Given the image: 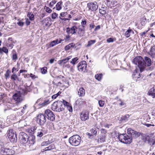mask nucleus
<instances>
[{
  "label": "nucleus",
  "instance_id": "f257e3e1",
  "mask_svg": "<svg viewBox=\"0 0 155 155\" xmlns=\"http://www.w3.org/2000/svg\"><path fill=\"white\" fill-rule=\"evenodd\" d=\"M135 131L131 129H128L127 133L129 135L126 134H120L118 138L120 141L124 143L130 144L132 142L133 138L135 137Z\"/></svg>",
  "mask_w": 155,
  "mask_h": 155
},
{
  "label": "nucleus",
  "instance_id": "f03ea898",
  "mask_svg": "<svg viewBox=\"0 0 155 155\" xmlns=\"http://www.w3.org/2000/svg\"><path fill=\"white\" fill-rule=\"evenodd\" d=\"M143 62L144 67L143 68V71L144 70L151 71L153 69V66L151 65V59L149 57H144Z\"/></svg>",
  "mask_w": 155,
  "mask_h": 155
},
{
  "label": "nucleus",
  "instance_id": "7ed1b4c3",
  "mask_svg": "<svg viewBox=\"0 0 155 155\" xmlns=\"http://www.w3.org/2000/svg\"><path fill=\"white\" fill-rule=\"evenodd\" d=\"M45 116L44 114H40L38 115L37 118V122L41 126H44L46 124L45 127L46 128H48L50 125V121L46 122V117Z\"/></svg>",
  "mask_w": 155,
  "mask_h": 155
},
{
  "label": "nucleus",
  "instance_id": "20e7f679",
  "mask_svg": "<svg viewBox=\"0 0 155 155\" xmlns=\"http://www.w3.org/2000/svg\"><path fill=\"white\" fill-rule=\"evenodd\" d=\"M81 140V138L79 135H75L70 137L68 140L71 145L77 146L80 144Z\"/></svg>",
  "mask_w": 155,
  "mask_h": 155
},
{
  "label": "nucleus",
  "instance_id": "39448f33",
  "mask_svg": "<svg viewBox=\"0 0 155 155\" xmlns=\"http://www.w3.org/2000/svg\"><path fill=\"white\" fill-rule=\"evenodd\" d=\"M15 151L9 148H5L3 143H0V153L5 155H12L15 153Z\"/></svg>",
  "mask_w": 155,
  "mask_h": 155
},
{
  "label": "nucleus",
  "instance_id": "423d86ee",
  "mask_svg": "<svg viewBox=\"0 0 155 155\" xmlns=\"http://www.w3.org/2000/svg\"><path fill=\"white\" fill-rule=\"evenodd\" d=\"M143 59L140 56H138L135 57L133 60V63L137 65L140 68V72L143 71V68L144 67L143 62Z\"/></svg>",
  "mask_w": 155,
  "mask_h": 155
},
{
  "label": "nucleus",
  "instance_id": "0eeeda50",
  "mask_svg": "<svg viewBox=\"0 0 155 155\" xmlns=\"http://www.w3.org/2000/svg\"><path fill=\"white\" fill-rule=\"evenodd\" d=\"M7 136L11 142L15 143L17 142V134L12 129H11L7 131Z\"/></svg>",
  "mask_w": 155,
  "mask_h": 155
},
{
  "label": "nucleus",
  "instance_id": "6e6552de",
  "mask_svg": "<svg viewBox=\"0 0 155 155\" xmlns=\"http://www.w3.org/2000/svg\"><path fill=\"white\" fill-rule=\"evenodd\" d=\"M19 140L21 143L25 144L28 141V136L24 132H21L19 134Z\"/></svg>",
  "mask_w": 155,
  "mask_h": 155
},
{
  "label": "nucleus",
  "instance_id": "1a4fd4ad",
  "mask_svg": "<svg viewBox=\"0 0 155 155\" xmlns=\"http://www.w3.org/2000/svg\"><path fill=\"white\" fill-rule=\"evenodd\" d=\"M44 114L45 116L50 121H53L55 120V115L51 110L49 109L45 110Z\"/></svg>",
  "mask_w": 155,
  "mask_h": 155
},
{
  "label": "nucleus",
  "instance_id": "9d476101",
  "mask_svg": "<svg viewBox=\"0 0 155 155\" xmlns=\"http://www.w3.org/2000/svg\"><path fill=\"white\" fill-rule=\"evenodd\" d=\"M87 64L85 61H82L80 62L78 64L77 66L78 71H83L84 73L87 72L86 68Z\"/></svg>",
  "mask_w": 155,
  "mask_h": 155
},
{
  "label": "nucleus",
  "instance_id": "9b49d317",
  "mask_svg": "<svg viewBox=\"0 0 155 155\" xmlns=\"http://www.w3.org/2000/svg\"><path fill=\"white\" fill-rule=\"evenodd\" d=\"M21 95L23 94L22 92L20 91H18L13 95V98L16 102V103H20L24 100V98L21 96Z\"/></svg>",
  "mask_w": 155,
  "mask_h": 155
},
{
  "label": "nucleus",
  "instance_id": "f8f14e48",
  "mask_svg": "<svg viewBox=\"0 0 155 155\" xmlns=\"http://www.w3.org/2000/svg\"><path fill=\"white\" fill-rule=\"evenodd\" d=\"M87 6L88 8V10H91L92 12L95 11L98 8V5L96 2L88 3Z\"/></svg>",
  "mask_w": 155,
  "mask_h": 155
},
{
  "label": "nucleus",
  "instance_id": "ddd939ff",
  "mask_svg": "<svg viewBox=\"0 0 155 155\" xmlns=\"http://www.w3.org/2000/svg\"><path fill=\"white\" fill-rule=\"evenodd\" d=\"M47 130H43V129L37 130L35 131V134L37 137H41L45 134L46 133Z\"/></svg>",
  "mask_w": 155,
  "mask_h": 155
},
{
  "label": "nucleus",
  "instance_id": "4468645a",
  "mask_svg": "<svg viewBox=\"0 0 155 155\" xmlns=\"http://www.w3.org/2000/svg\"><path fill=\"white\" fill-rule=\"evenodd\" d=\"M77 29V28L75 25H74L71 28L68 27L66 28V32L68 34H74L76 33V30Z\"/></svg>",
  "mask_w": 155,
  "mask_h": 155
},
{
  "label": "nucleus",
  "instance_id": "2eb2a0df",
  "mask_svg": "<svg viewBox=\"0 0 155 155\" xmlns=\"http://www.w3.org/2000/svg\"><path fill=\"white\" fill-rule=\"evenodd\" d=\"M24 86L25 87V89H23L22 91L24 95H26L28 92H30L32 90V87H31V85L30 86H28L27 84H26L24 85Z\"/></svg>",
  "mask_w": 155,
  "mask_h": 155
},
{
  "label": "nucleus",
  "instance_id": "dca6fc26",
  "mask_svg": "<svg viewBox=\"0 0 155 155\" xmlns=\"http://www.w3.org/2000/svg\"><path fill=\"white\" fill-rule=\"evenodd\" d=\"M142 139L145 143H150V139L149 135L147 134H141Z\"/></svg>",
  "mask_w": 155,
  "mask_h": 155
},
{
  "label": "nucleus",
  "instance_id": "f3484780",
  "mask_svg": "<svg viewBox=\"0 0 155 155\" xmlns=\"http://www.w3.org/2000/svg\"><path fill=\"white\" fill-rule=\"evenodd\" d=\"M81 119L82 121H85L89 118V113L84 112L81 113Z\"/></svg>",
  "mask_w": 155,
  "mask_h": 155
},
{
  "label": "nucleus",
  "instance_id": "a211bd4d",
  "mask_svg": "<svg viewBox=\"0 0 155 155\" xmlns=\"http://www.w3.org/2000/svg\"><path fill=\"white\" fill-rule=\"evenodd\" d=\"M35 137L34 135H30V136H28V141L27 143H28L31 145L30 146V147L31 149V147H32L35 142Z\"/></svg>",
  "mask_w": 155,
  "mask_h": 155
},
{
  "label": "nucleus",
  "instance_id": "6ab92c4d",
  "mask_svg": "<svg viewBox=\"0 0 155 155\" xmlns=\"http://www.w3.org/2000/svg\"><path fill=\"white\" fill-rule=\"evenodd\" d=\"M58 101L54 102L52 105L51 108L52 110L60 112V107L57 106L58 104Z\"/></svg>",
  "mask_w": 155,
  "mask_h": 155
},
{
  "label": "nucleus",
  "instance_id": "aec40b11",
  "mask_svg": "<svg viewBox=\"0 0 155 155\" xmlns=\"http://www.w3.org/2000/svg\"><path fill=\"white\" fill-rule=\"evenodd\" d=\"M85 94V90L83 87L79 88L78 91V95L80 97L84 96Z\"/></svg>",
  "mask_w": 155,
  "mask_h": 155
},
{
  "label": "nucleus",
  "instance_id": "412c9836",
  "mask_svg": "<svg viewBox=\"0 0 155 155\" xmlns=\"http://www.w3.org/2000/svg\"><path fill=\"white\" fill-rule=\"evenodd\" d=\"M15 43L13 41L12 38H9L8 40V43L7 45L8 47H11L12 49L14 46V44Z\"/></svg>",
  "mask_w": 155,
  "mask_h": 155
},
{
  "label": "nucleus",
  "instance_id": "4be33fe9",
  "mask_svg": "<svg viewBox=\"0 0 155 155\" xmlns=\"http://www.w3.org/2000/svg\"><path fill=\"white\" fill-rule=\"evenodd\" d=\"M130 116L129 114H126L120 117V120L122 122H125L128 120Z\"/></svg>",
  "mask_w": 155,
  "mask_h": 155
},
{
  "label": "nucleus",
  "instance_id": "5701e85b",
  "mask_svg": "<svg viewBox=\"0 0 155 155\" xmlns=\"http://www.w3.org/2000/svg\"><path fill=\"white\" fill-rule=\"evenodd\" d=\"M36 128V127H33L28 130V132L30 134V135H33V134L35 133Z\"/></svg>",
  "mask_w": 155,
  "mask_h": 155
},
{
  "label": "nucleus",
  "instance_id": "b1692460",
  "mask_svg": "<svg viewBox=\"0 0 155 155\" xmlns=\"http://www.w3.org/2000/svg\"><path fill=\"white\" fill-rule=\"evenodd\" d=\"M58 105L57 106H58L59 107H60V112L62 111L65 108V106L63 104L62 102V101H58Z\"/></svg>",
  "mask_w": 155,
  "mask_h": 155
},
{
  "label": "nucleus",
  "instance_id": "393cba45",
  "mask_svg": "<svg viewBox=\"0 0 155 155\" xmlns=\"http://www.w3.org/2000/svg\"><path fill=\"white\" fill-rule=\"evenodd\" d=\"M132 77L133 79L136 81L139 80H138V78H139L140 77V74L136 72L134 73L132 75Z\"/></svg>",
  "mask_w": 155,
  "mask_h": 155
},
{
  "label": "nucleus",
  "instance_id": "a878e982",
  "mask_svg": "<svg viewBox=\"0 0 155 155\" xmlns=\"http://www.w3.org/2000/svg\"><path fill=\"white\" fill-rule=\"evenodd\" d=\"M85 33V30L84 28H79L78 33L80 36H83Z\"/></svg>",
  "mask_w": 155,
  "mask_h": 155
},
{
  "label": "nucleus",
  "instance_id": "bb28decb",
  "mask_svg": "<svg viewBox=\"0 0 155 155\" xmlns=\"http://www.w3.org/2000/svg\"><path fill=\"white\" fill-rule=\"evenodd\" d=\"M4 52L7 54L8 52V50L5 47H3L2 48H0V54H2Z\"/></svg>",
  "mask_w": 155,
  "mask_h": 155
},
{
  "label": "nucleus",
  "instance_id": "cd10ccee",
  "mask_svg": "<svg viewBox=\"0 0 155 155\" xmlns=\"http://www.w3.org/2000/svg\"><path fill=\"white\" fill-rule=\"evenodd\" d=\"M74 46L75 44H74L73 43H71L65 47L64 49L65 51H68L71 48L74 47Z\"/></svg>",
  "mask_w": 155,
  "mask_h": 155
},
{
  "label": "nucleus",
  "instance_id": "c85d7f7f",
  "mask_svg": "<svg viewBox=\"0 0 155 155\" xmlns=\"http://www.w3.org/2000/svg\"><path fill=\"white\" fill-rule=\"evenodd\" d=\"M134 34V32L131 29H128L125 32V35L127 37H130L131 34Z\"/></svg>",
  "mask_w": 155,
  "mask_h": 155
},
{
  "label": "nucleus",
  "instance_id": "c756f323",
  "mask_svg": "<svg viewBox=\"0 0 155 155\" xmlns=\"http://www.w3.org/2000/svg\"><path fill=\"white\" fill-rule=\"evenodd\" d=\"M62 4V2L60 1L58 2L56 5V9L57 10L59 11L61 9L62 7L61 6V5Z\"/></svg>",
  "mask_w": 155,
  "mask_h": 155
},
{
  "label": "nucleus",
  "instance_id": "7c9ffc66",
  "mask_svg": "<svg viewBox=\"0 0 155 155\" xmlns=\"http://www.w3.org/2000/svg\"><path fill=\"white\" fill-rule=\"evenodd\" d=\"M11 78L13 81H15L16 80H18V78L17 75L14 73L11 75Z\"/></svg>",
  "mask_w": 155,
  "mask_h": 155
},
{
  "label": "nucleus",
  "instance_id": "2f4dec72",
  "mask_svg": "<svg viewBox=\"0 0 155 155\" xmlns=\"http://www.w3.org/2000/svg\"><path fill=\"white\" fill-rule=\"evenodd\" d=\"M27 17L29 18V20L31 21H33L34 19V15L31 12H28L27 14Z\"/></svg>",
  "mask_w": 155,
  "mask_h": 155
},
{
  "label": "nucleus",
  "instance_id": "473e14b6",
  "mask_svg": "<svg viewBox=\"0 0 155 155\" xmlns=\"http://www.w3.org/2000/svg\"><path fill=\"white\" fill-rule=\"evenodd\" d=\"M59 44L58 42V39H57L53 41H52L50 44V45L51 47H53L55 45Z\"/></svg>",
  "mask_w": 155,
  "mask_h": 155
},
{
  "label": "nucleus",
  "instance_id": "72a5a7b5",
  "mask_svg": "<svg viewBox=\"0 0 155 155\" xmlns=\"http://www.w3.org/2000/svg\"><path fill=\"white\" fill-rule=\"evenodd\" d=\"M26 108L27 106H26V105H25L22 108H19L18 109L16 108V109L17 110H18L19 111H21V114L22 115L25 113L24 111L26 109Z\"/></svg>",
  "mask_w": 155,
  "mask_h": 155
},
{
  "label": "nucleus",
  "instance_id": "f704fd0d",
  "mask_svg": "<svg viewBox=\"0 0 155 155\" xmlns=\"http://www.w3.org/2000/svg\"><path fill=\"white\" fill-rule=\"evenodd\" d=\"M103 74L101 73L97 74H96L95 76V78L98 81H100L102 79Z\"/></svg>",
  "mask_w": 155,
  "mask_h": 155
},
{
  "label": "nucleus",
  "instance_id": "c9c22d12",
  "mask_svg": "<svg viewBox=\"0 0 155 155\" xmlns=\"http://www.w3.org/2000/svg\"><path fill=\"white\" fill-rule=\"evenodd\" d=\"M149 95L155 97V89L153 88H151L149 92Z\"/></svg>",
  "mask_w": 155,
  "mask_h": 155
},
{
  "label": "nucleus",
  "instance_id": "e433bc0d",
  "mask_svg": "<svg viewBox=\"0 0 155 155\" xmlns=\"http://www.w3.org/2000/svg\"><path fill=\"white\" fill-rule=\"evenodd\" d=\"M51 20V19L50 17H48L46 18L43 21V22L45 23V25L46 26H47L48 25V24H49V21H50Z\"/></svg>",
  "mask_w": 155,
  "mask_h": 155
},
{
  "label": "nucleus",
  "instance_id": "4c0bfd02",
  "mask_svg": "<svg viewBox=\"0 0 155 155\" xmlns=\"http://www.w3.org/2000/svg\"><path fill=\"white\" fill-rule=\"evenodd\" d=\"M54 148V145L53 144H51L48 147L45 148V150L44 151L50 150Z\"/></svg>",
  "mask_w": 155,
  "mask_h": 155
},
{
  "label": "nucleus",
  "instance_id": "58836bf2",
  "mask_svg": "<svg viewBox=\"0 0 155 155\" xmlns=\"http://www.w3.org/2000/svg\"><path fill=\"white\" fill-rule=\"evenodd\" d=\"M96 42L95 40H91L89 41L88 42V45H87V47H89L90 46L94 44Z\"/></svg>",
  "mask_w": 155,
  "mask_h": 155
},
{
  "label": "nucleus",
  "instance_id": "ea45409f",
  "mask_svg": "<svg viewBox=\"0 0 155 155\" xmlns=\"http://www.w3.org/2000/svg\"><path fill=\"white\" fill-rule=\"evenodd\" d=\"M6 98V97L4 94L3 95H0V102H2L3 103Z\"/></svg>",
  "mask_w": 155,
  "mask_h": 155
},
{
  "label": "nucleus",
  "instance_id": "a19ab883",
  "mask_svg": "<svg viewBox=\"0 0 155 155\" xmlns=\"http://www.w3.org/2000/svg\"><path fill=\"white\" fill-rule=\"evenodd\" d=\"M41 73L43 74H46L47 71V68L46 67H44L41 69Z\"/></svg>",
  "mask_w": 155,
  "mask_h": 155
},
{
  "label": "nucleus",
  "instance_id": "79ce46f5",
  "mask_svg": "<svg viewBox=\"0 0 155 155\" xmlns=\"http://www.w3.org/2000/svg\"><path fill=\"white\" fill-rule=\"evenodd\" d=\"M10 72H11L9 70H7L6 73L5 74V76L6 79H7L9 78Z\"/></svg>",
  "mask_w": 155,
  "mask_h": 155
},
{
  "label": "nucleus",
  "instance_id": "37998d69",
  "mask_svg": "<svg viewBox=\"0 0 155 155\" xmlns=\"http://www.w3.org/2000/svg\"><path fill=\"white\" fill-rule=\"evenodd\" d=\"M78 59L77 57H75L72 59V61H71L70 63L73 65L76 64V62Z\"/></svg>",
  "mask_w": 155,
  "mask_h": 155
},
{
  "label": "nucleus",
  "instance_id": "c03bdc74",
  "mask_svg": "<svg viewBox=\"0 0 155 155\" xmlns=\"http://www.w3.org/2000/svg\"><path fill=\"white\" fill-rule=\"evenodd\" d=\"M99 12L100 14L102 15H104L106 13V11L102 9L101 8H99Z\"/></svg>",
  "mask_w": 155,
  "mask_h": 155
},
{
  "label": "nucleus",
  "instance_id": "a18cd8bd",
  "mask_svg": "<svg viewBox=\"0 0 155 155\" xmlns=\"http://www.w3.org/2000/svg\"><path fill=\"white\" fill-rule=\"evenodd\" d=\"M116 98L117 99L118 101L120 102V103H119V105L120 106H122L125 105V103H124L118 97H117Z\"/></svg>",
  "mask_w": 155,
  "mask_h": 155
},
{
  "label": "nucleus",
  "instance_id": "49530a36",
  "mask_svg": "<svg viewBox=\"0 0 155 155\" xmlns=\"http://www.w3.org/2000/svg\"><path fill=\"white\" fill-rule=\"evenodd\" d=\"M151 53L153 55H155V45L153 46L150 49Z\"/></svg>",
  "mask_w": 155,
  "mask_h": 155
},
{
  "label": "nucleus",
  "instance_id": "de8ad7c7",
  "mask_svg": "<svg viewBox=\"0 0 155 155\" xmlns=\"http://www.w3.org/2000/svg\"><path fill=\"white\" fill-rule=\"evenodd\" d=\"M51 143V141L49 140L46 141H45L44 142H42V143H41V145L42 146H46L50 144Z\"/></svg>",
  "mask_w": 155,
  "mask_h": 155
},
{
  "label": "nucleus",
  "instance_id": "09e8293b",
  "mask_svg": "<svg viewBox=\"0 0 155 155\" xmlns=\"http://www.w3.org/2000/svg\"><path fill=\"white\" fill-rule=\"evenodd\" d=\"M98 103L100 107H102L104 106V101L101 100H100L99 101Z\"/></svg>",
  "mask_w": 155,
  "mask_h": 155
},
{
  "label": "nucleus",
  "instance_id": "8fccbe9b",
  "mask_svg": "<svg viewBox=\"0 0 155 155\" xmlns=\"http://www.w3.org/2000/svg\"><path fill=\"white\" fill-rule=\"evenodd\" d=\"M58 16V14L54 12L51 14V18L53 19H55Z\"/></svg>",
  "mask_w": 155,
  "mask_h": 155
},
{
  "label": "nucleus",
  "instance_id": "3c124183",
  "mask_svg": "<svg viewBox=\"0 0 155 155\" xmlns=\"http://www.w3.org/2000/svg\"><path fill=\"white\" fill-rule=\"evenodd\" d=\"M56 2L57 1L55 0L52 1L49 4V6L52 8L54 5L56 3Z\"/></svg>",
  "mask_w": 155,
  "mask_h": 155
},
{
  "label": "nucleus",
  "instance_id": "603ef678",
  "mask_svg": "<svg viewBox=\"0 0 155 155\" xmlns=\"http://www.w3.org/2000/svg\"><path fill=\"white\" fill-rule=\"evenodd\" d=\"M18 59L17 54L16 53L12 55V59L13 60H16Z\"/></svg>",
  "mask_w": 155,
  "mask_h": 155
},
{
  "label": "nucleus",
  "instance_id": "864d4df0",
  "mask_svg": "<svg viewBox=\"0 0 155 155\" xmlns=\"http://www.w3.org/2000/svg\"><path fill=\"white\" fill-rule=\"evenodd\" d=\"M91 133L96 136L97 134V131L95 128H92L91 130Z\"/></svg>",
  "mask_w": 155,
  "mask_h": 155
},
{
  "label": "nucleus",
  "instance_id": "5fc2aeb1",
  "mask_svg": "<svg viewBox=\"0 0 155 155\" xmlns=\"http://www.w3.org/2000/svg\"><path fill=\"white\" fill-rule=\"evenodd\" d=\"M68 14L67 12H61L60 14V16L64 18L66 17Z\"/></svg>",
  "mask_w": 155,
  "mask_h": 155
},
{
  "label": "nucleus",
  "instance_id": "6e6d98bb",
  "mask_svg": "<svg viewBox=\"0 0 155 155\" xmlns=\"http://www.w3.org/2000/svg\"><path fill=\"white\" fill-rule=\"evenodd\" d=\"M105 137L106 136L105 135H102L100 138V140L101 141L104 142L105 141Z\"/></svg>",
  "mask_w": 155,
  "mask_h": 155
},
{
  "label": "nucleus",
  "instance_id": "4d7b16f0",
  "mask_svg": "<svg viewBox=\"0 0 155 155\" xmlns=\"http://www.w3.org/2000/svg\"><path fill=\"white\" fill-rule=\"evenodd\" d=\"M67 109L70 112H72L73 111V109L72 107L71 106H70L69 104L68 105L67 107Z\"/></svg>",
  "mask_w": 155,
  "mask_h": 155
},
{
  "label": "nucleus",
  "instance_id": "13d9d810",
  "mask_svg": "<svg viewBox=\"0 0 155 155\" xmlns=\"http://www.w3.org/2000/svg\"><path fill=\"white\" fill-rule=\"evenodd\" d=\"M49 101L48 100H46L44 101V102L42 104L44 106L49 104Z\"/></svg>",
  "mask_w": 155,
  "mask_h": 155
},
{
  "label": "nucleus",
  "instance_id": "bf43d9fd",
  "mask_svg": "<svg viewBox=\"0 0 155 155\" xmlns=\"http://www.w3.org/2000/svg\"><path fill=\"white\" fill-rule=\"evenodd\" d=\"M62 102L63 104H64L65 107H67L68 105L69 104V103H68V102H67L66 101L64 100H63V101H62Z\"/></svg>",
  "mask_w": 155,
  "mask_h": 155
},
{
  "label": "nucleus",
  "instance_id": "052dcab7",
  "mask_svg": "<svg viewBox=\"0 0 155 155\" xmlns=\"http://www.w3.org/2000/svg\"><path fill=\"white\" fill-rule=\"evenodd\" d=\"M107 42L108 43L113 42L114 41V39L112 38H109L107 40Z\"/></svg>",
  "mask_w": 155,
  "mask_h": 155
},
{
  "label": "nucleus",
  "instance_id": "680f3d73",
  "mask_svg": "<svg viewBox=\"0 0 155 155\" xmlns=\"http://www.w3.org/2000/svg\"><path fill=\"white\" fill-rule=\"evenodd\" d=\"M86 20H82L81 22V24L82 25V26L83 27V28H84V25H85L86 24Z\"/></svg>",
  "mask_w": 155,
  "mask_h": 155
},
{
  "label": "nucleus",
  "instance_id": "e2e57ef3",
  "mask_svg": "<svg viewBox=\"0 0 155 155\" xmlns=\"http://www.w3.org/2000/svg\"><path fill=\"white\" fill-rule=\"evenodd\" d=\"M143 21L141 22L143 25H144L145 22H147V20L146 18L143 17Z\"/></svg>",
  "mask_w": 155,
  "mask_h": 155
},
{
  "label": "nucleus",
  "instance_id": "0e129e2a",
  "mask_svg": "<svg viewBox=\"0 0 155 155\" xmlns=\"http://www.w3.org/2000/svg\"><path fill=\"white\" fill-rule=\"evenodd\" d=\"M59 95V94L58 93H57L56 94H55L54 95H53L51 97L52 99H56L57 97Z\"/></svg>",
  "mask_w": 155,
  "mask_h": 155
},
{
  "label": "nucleus",
  "instance_id": "69168bd1",
  "mask_svg": "<svg viewBox=\"0 0 155 155\" xmlns=\"http://www.w3.org/2000/svg\"><path fill=\"white\" fill-rule=\"evenodd\" d=\"M87 134L89 138H92L94 137V135L89 133H87Z\"/></svg>",
  "mask_w": 155,
  "mask_h": 155
},
{
  "label": "nucleus",
  "instance_id": "338daca9",
  "mask_svg": "<svg viewBox=\"0 0 155 155\" xmlns=\"http://www.w3.org/2000/svg\"><path fill=\"white\" fill-rule=\"evenodd\" d=\"M46 11L48 13H50L52 11V10L49 7H47L46 9Z\"/></svg>",
  "mask_w": 155,
  "mask_h": 155
},
{
  "label": "nucleus",
  "instance_id": "774afa93",
  "mask_svg": "<svg viewBox=\"0 0 155 155\" xmlns=\"http://www.w3.org/2000/svg\"><path fill=\"white\" fill-rule=\"evenodd\" d=\"M28 75H29L30 77L32 79H34L36 78L35 76L32 73H31L29 74Z\"/></svg>",
  "mask_w": 155,
  "mask_h": 155
}]
</instances>
